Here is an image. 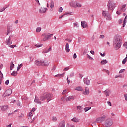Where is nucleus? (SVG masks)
<instances>
[{"mask_svg":"<svg viewBox=\"0 0 127 127\" xmlns=\"http://www.w3.org/2000/svg\"><path fill=\"white\" fill-rule=\"evenodd\" d=\"M122 37L119 35H116L113 40V45L115 49L118 50L122 46Z\"/></svg>","mask_w":127,"mask_h":127,"instance_id":"nucleus-1","label":"nucleus"},{"mask_svg":"<svg viewBox=\"0 0 127 127\" xmlns=\"http://www.w3.org/2000/svg\"><path fill=\"white\" fill-rule=\"evenodd\" d=\"M52 97V94L48 93H45L41 96L40 100L41 101H44L45 99H47V101L49 102L50 101H51Z\"/></svg>","mask_w":127,"mask_h":127,"instance_id":"nucleus-2","label":"nucleus"},{"mask_svg":"<svg viewBox=\"0 0 127 127\" xmlns=\"http://www.w3.org/2000/svg\"><path fill=\"white\" fill-rule=\"evenodd\" d=\"M107 8L109 11H113L114 9L116 8V3H115L112 0H109L107 4Z\"/></svg>","mask_w":127,"mask_h":127,"instance_id":"nucleus-3","label":"nucleus"},{"mask_svg":"<svg viewBox=\"0 0 127 127\" xmlns=\"http://www.w3.org/2000/svg\"><path fill=\"white\" fill-rule=\"evenodd\" d=\"M52 35H53V34H49L46 33L43 34L42 35V37H43L42 41H46V40H48V39H49V38H50Z\"/></svg>","mask_w":127,"mask_h":127,"instance_id":"nucleus-4","label":"nucleus"},{"mask_svg":"<svg viewBox=\"0 0 127 127\" xmlns=\"http://www.w3.org/2000/svg\"><path fill=\"white\" fill-rule=\"evenodd\" d=\"M61 100L62 101H66V102H70V101H74V100H75V96L74 95H72L65 98L63 97L61 98Z\"/></svg>","mask_w":127,"mask_h":127,"instance_id":"nucleus-5","label":"nucleus"},{"mask_svg":"<svg viewBox=\"0 0 127 127\" xmlns=\"http://www.w3.org/2000/svg\"><path fill=\"white\" fill-rule=\"evenodd\" d=\"M106 118H107V116L103 115L101 117H99L96 118V122L98 123H103L105 120H106Z\"/></svg>","mask_w":127,"mask_h":127,"instance_id":"nucleus-6","label":"nucleus"},{"mask_svg":"<svg viewBox=\"0 0 127 127\" xmlns=\"http://www.w3.org/2000/svg\"><path fill=\"white\" fill-rule=\"evenodd\" d=\"M12 94V90L11 89H9L7 90L3 94V98H5V97H8V96H10Z\"/></svg>","mask_w":127,"mask_h":127,"instance_id":"nucleus-7","label":"nucleus"},{"mask_svg":"<svg viewBox=\"0 0 127 127\" xmlns=\"http://www.w3.org/2000/svg\"><path fill=\"white\" fill-rule=\"evenodd\" d=\"M105 126L107 127H110L113 125V121L111 120H107L105 122Z\"/></svg>","mask_w":127,"mask_h":127,"instance_id":"nucleus-8","label":"nucleus"},{"mask_svg":"<svg viewBox=\"0 0 127 127\" xmlns=\"http://www.w3.org/2000/svg\"><path fill=\"white\" fill-rule=\"evenodd\" d=\"M43 60H36L35 61V65L36 66H42Z\"/></svg>","mask_w":127,"mask_h":127,"instance_id":"nucleus-9","label":"nucleus"},{"mask_svg":"<svg viewBox=\"0 0 127 127\" xmlns=\"http://www.w3.org/2000/svg\"><path fill=\"white\" fill-rule=\"evenodd\" d=\"M12 37H13V35H11L9 38L6 40V43L7 45H10V44H12V41H11Z\"/></svg>","mask_w":127,"mask_h":127,"instance_id":"nucleus-10","label":"nucleus"},{"mask_svg":"<svg viewBox=\"0 0 127 127\" xmlns=\"http://www.w3.org/2000/svg\"><path fill=\"white\" fill-rule=\"evenodd\" d=\"M42 66H45L46 67L49 66V62H48V61L46 60H43Z\"/></svg>","mask_w":127,"mask_h":127,"instance_id":"nucleus-11","label":"nucleus"},{"mask_svg":"<svg viewBox=\"0 0 127 127\" xmlns=\"http://www.w3.org/2000/svg\"><path fill=\"white\" fill-rule=\"evenodd\" d=\"M47 10V8H44V7H41L40 9H39V12L40 13H45Z\"/></svg>","mask_w":127,"mask_h":127,"instance_id":"nucleus-12","label":"nucleus"},{"mask_svg":"<svg viewBox=\"0 0 127 127\" xmlns=\"http://www.w3.org/2000/svg\"><path fill=\"white\" fill-rule=\"evenodd\" d=\"M109 14L110 13L108 11H102V15L104 17V18Z\"/></svg>","mask_w":127,"mask_h":127,"instance_id":"nucleus-13","label":"nucleus"},{"mask_svg":"<svg viewBox=\"0 0 127 127\" xmlns=\"http://www.w3.org/2000/svg\"><path fill=\"white\" fill-rule=\"evenodd\" d=\"M81 24L83 28H87L88 27V25L87 24V22H86V21H81Z\"/></svg>","mask_w":127,"mask_h":127,"instance_id":"nucleus-14","label":"nucleus"},{"mask_svg":"<svg viewBox=\"0 0 127 127\" xmlns=\"http://www.w3.org/2000/svg\"><path fill=\"white\" fill-rule=\"evenodd\" d=\"M82 94L83 95H89L90 94V91L89 90V89L88 87L85 88V91H83L82 92Z\"/></svg>","mask_w":127,"mask_h":127,"instance_id":"nucleus-15","label":"nucleus"},{"mask_svg":"<svg viewBox=\"0 0 127 127\" xmlns=\"http://www.w3.org/2000/svg\"><path fill=\"white\" fill-rule=\"evenodd\" d=\"M69 5L71 7L76 8V2L74 1H71L70 2Z\"/></svg>","mask_w":127,"mask_h":127,"instance_id":"nucleus-16","label":"nucleus"},{"mask_svg":"<svg viewBox=\"0 0 127 127\" xmlns=\"http://www.w3.org/2000/svg\"><path fill=\"white\" fill-rule=\"evenodd\" d=\"M52 50V48L51 47H49L48 49H44L42 51V53H48V52H50Z\"/></svg>","mask_w":127,"mask_h":127,"instance_id":"nucleus-17","label":"nucleus"},{"mask_svg":"<svg viewBox=\"0 0 127 127\" xmlns=\"http://www.w3.org/2000/svg\"><path fill=\"white\" fill-rule=\"evenodd\" d=\"M74 90L75 91H78L81 92H84V89L81 86H78L74 88Z\"/></svg>","mask_w":127,"mask_h":127,"instance_id":"nucleus-18","label":"nucleus"},{"mask_svg":"<svg viewBox=\"0 0 127 127\" xmlns=\"http://www.w3.org/2000/svg\"><path fill=\"white\" fill-rule=\"evenodd\" d=\"M1 111H6L8 109V106L7 105H2L0 106Z\"/></svg>","mask_w":127,"mask_h":127,"instance_id":"nucleus-19","label":"nucleus"},{"mask_svg":"<svg viewBox=\"0 0 127 127\" xmlns=\"http://www.w3.org/2000/svg\"><path fill=\"white\" fill-rule=\"evenodd\" d=\"M108 63V61L106 59H103L100 62L101 65H104Z\"/></svg>","mask_w":127,"mask_h":127,"instance_id":"nucleus-20","label":"nucleus"},{"mask_svg":"<svg viewBox=\"0 0 127 127\" xmlns=\"http://www.w3.org/2000/svg\"><path fill=\"white\" fill-rule=\"evenodd\" d=\"M83 5H82V3L79 2H77L76 3V5H75V8H77V7H78L79 8H81Z\"/></svg>","mask_w":127,"mask_h":127,"instance_id":"nucleus-21","label":"nucleus"},{"mask_svg":"<svg viewBox=\"0 0 127 127\" xmlns=\"http://www.w3.org/2000/svg\"><path fill=\"white\" fill-rule=\"evenodd\" d=\"M53 7H54V2L53 0L50 1V8L51 10H53Z\"/></svg>","mask_w":127,"mask_h":127,"instance_id":"nucleus-22","label":"nucleus"},{"mask_svg":"<svg viewBox=\"0 0 127 127\" xmlns=\"http://www.w3.org/2000/svg\"><path fill=\"white\" fill-rule=\"evenodd\" d=\"M84 83L87 86H89V85H90V80L87 78H85L84 79Z\"/></svg>","mask_w":127,"mask_h":127,"instance_id":"nucleus-23","label":"nucleus"},{"mask_svg":"<svg viewBox=\"0 0 127 127\" xmlns=\"http://www.w3.org/2000/svg\"><path fill=\"white\" fill-rule=\"evenodd\" d=\"M71 121L74 123H79L80 122V119L74 117L71 119Z\"/></svg>","mask_w":127,"mask_h":127,"instance_id":"nucleus-24","label":"nucleus"},{"mask_svg":"<svg viewBox=\"0 0 127 127\" xmlns=\"http://www.w3.org/2000/svg\"><path fill=\"white\" fill-rule=\"evenodd\" d=\"M59 127H65V122H61L59 125Z\"/></svg>","mask_w":127,"mask_h":127,"instance_id":"nucleus-25","label":"nucleus"},{"mask_svg":"<svg viewBox=\"0 0 127 127\" xmlns=\"http://www.w3.org/2000/svg\"><path fill=\"white\" fill-rule=\"evenodd\" d=\"M65 50L66 52H70V48H69V44L67 43L65 45Z\"/></svg>","mask_w":127,"mask_h":127,"instance_id":"nucleus-26","label":"nucleus"},{"mask_svg":"<svg viewBox=\"0 0 127 127\" xmlns=\"http://www.w3.org/2000/svg\"><path fill=\"white\" fill-rule=\"evenodd\" d=\"M35 103H37L39 104V105H41V102H40V100L38 99L37 97H35V100H34Z\"/></svg>","mask_w":127,"mask_h":127,"instance_id":"nucleus-27","label":"nucleus"},{"mask_svg":"<svg viewBox=\"0 0 127 127\" xmlns=\"http://www.w3.org/2000/svg\"><path fill=\"white\" fill-rule=\"evenodd\" d=\"M104 92L105 93L106 97L110 96V94H111V91L110 90H105Z\"/></svg>","mask_w":127,"mask_h":127,"instance_id":"nucleus-28","label":"nucleus"},{"mask_svg":"<svg viewBox=\"0 0 127 127\" xmlns=\"http://www.w3.org/2000/svg\"><path fill=\"white\" fill-rule=\"evenodd\" d=\"M127 15L125 16L124 20L123 21V27H124L126 25V23H127Z\"/></svg>","mask_w":127,"mask_h":127,"instance_id":"nucleus-29","label":"nucleus"},{"mask_svg":"<svg viewBox=\"0 0 127 127\" xmlns=\"http://www.w3.org/2000/svg\"><path fill=\"white\" fill-rule=\"evenodd\" d=\"M123 12L122 9H118L116 12V14L117 15H120V14H122V12Z\"/></svg>","mask_w":127,"mask_h":127,"instance_id":"nucleus-30","label":"nucleus"},{"mask_svg":"<svg viewBox=\"0 0 127 127\" xmlns=\"http://www.w3.org/2000/svg\"><path fill=\"white\" fill-rule=\"evenodd\" d=\"M105 18L106 19V20H112V16L109 14Z\"/></svg>","mask_w":127,"mask_h":127,"instance_id":"nucleus-31","label":"nucleus"},{"mask_svg":"<svg viewBox=\"0 0 127 127\" xmlns=\"http://www.w3.org/2000/svg\"><path fill=\"white\" fill-rule=\"evenodd\" d=\"M11 75L13 77H16V76H17V72L16 71H13L11 74Z\"/></svg>","mask_w":127,"mask_h":127,"instance_id":"nucleus-32","label":"nucleus"},{"mask_svg":"<svg viewBox=\"0 0 127 127\" xmlns=\"http://www.w3.org/2000/svg\"><path fill=\"white\" fill-rule=\"evenodd\" d=\"M63 75H65V73H63V74H57L55 75V77H58V78H62V77H63Z\"/></svg>","mask_w":127,"mask_h":127,"instance_id":"nucleus-33","label":"nucleus"},{"mask_svg":"<svg viewBox=\"0 0 127 127\" xmlns=\"http://www.w3.org/2000/svg\"><path fill=\"white\" fill-rule=\"evenodd\" d=\"M11 64L10 69L12 71V69L13 68H14V64H13V62H11Z\"/></svg>","mask_w":127,"mask_h":127,"instance_id":"nucleus-34","label":"nucleus"},{"mask_svg":"<svg viewBox=\"0 0 127 127\" xmlns=\"http://www.w3.org/2000/svg\"><path fill=\"white\" fill-rule=\"evenodd\" d=\"M127 54H126V57L122 61L123 64H125L127 62Z\"/></svg>","mask_w":127,"mask_h":127,"instance_id":"nucleus-35","label":"nucleus"},{"mask_svg":"<svg viewBox=\"0 0 127 127\" xmlns=\"http://www.w3.org/2000/svg\"><path fill=\"white\" fill-rule=\"evenodd\" d=\"M73 14H74L73 12H67L64 14V15H73Z\"/></svg>","mask_w":127,"mask_h":127,"instance_id":"nucleus-36","label":"nucleus"},{"mask_svg":"<svg viewBox=\"0 0 127 127\" xmlns=\"http://www.w3.org/2000/svg\"><path fill=\"white\" fill-rule=\"evenodd\" d=\"M22 66H23L22 64V63L21 64H20L18 65L17 71H19V70H20V69H21Z\"/></svg>","mask_w":127,"mask_h":127,"instance_id":"nucleus-37","label":"nucleus"},{"mask_svg":"<svg viewBox=\"0 0 127 127\" xmlns=\"http://www.w3.org/2000/svg\"><path fill=\"white\" fill-rule=\"evenodd\" d=\"M91 109H92V107H85L84 108V110L85 111V112H88V111H89V110H91Z\"/></svg>","mask_w":127,"mask_h":127,"instance_id":"nucleus-38","label":"nucleus"},{"mask_svg":"<svg viewBox=\"0 0 127 127\" xmlns=\"http://www.w3.org/2000/svg\"><path fill=\"white\" fill-rule=\"evenodd\" d=\"M121 9L123 10V12H125V11H126V5H122Z\"/></svg>","mask_w":127,"mask_h":127,"instance_id":"nucleus-39","label":"nucleus"},{"mask_svg":"<svg viewBox=\"0 0 127 127\" xmlns=\"http://www.w3.org/2000/svg\"><path fill=\"white\" fill-rule=\"evenodd\" d=\"M41 31V27H37L36 29V32H40Z\"/></svg>","mask_w":127,"mask_h":127,"instance_id":"nucleus-40","label":"nucleus"},{"mask_svg":"<svg viewBox=\"0 0 127 127\" xmlns=\"http://www.w3.org/2000/svg\"><path fill=\"white\" fill-rule=\"evenodd\" d=\"M52 120L53 122H56L57 121V117L53 116L52 117Z\"/></svg>","mask_w":127,"mask_h":127,"instance_id":"nucleus-41","label":"nucleus"},{"mask_svg":"<svg viewBox=\"0 0 127 127\" xmlns=\"http://www.w3.org/2000/svg\"><path fill=\"white\" fill-rule=\"evenodd\" d=\"M74 27H79V24L77 22H75L73 23Z\"/></svg>","mask_w":127,"mask_h":127,"instance_id":"nucleus-42","label":"nucleus"},{"mask_svg":"<svg viewBox=\"0 0 127 127\" xmlns=\"http://www.w3.org/2000/svg\"><path fill=\"white\" fill-rule=\"evenodd\" d=\"M87 58H88L89 59H91V60H94V58H92V57H91L89 54H87Z\"/></svg>","mask_w":127,"mask_h":127,"instance_id":"nucleus-43","label":"nucleus"},{"mask_svg":"<svg viewBox=\"0 0 127 127\" xmlns=\"http://www.w3.org/2000/svg\"><path fill=\"white\" fill-rule=\"evenodd\" d=\"M69 70H70V67H66V68H65L64 69V72H66V71H69Z\"/></svg>","mask_w":127,"mask_h":127,"instance_id":"nucleus-44","label":"nucleus"},{"mask_svg":"<svg viewBox=\"0 0 127 127\" xmlns=\"http://www.w3.org/2000/svg\"><path fill=\"white\" fill-rule=\"evenodd\" d=\"M104 71L106 73V74H107L108 76H109V75H110V73L109 70H107V69H104Z\"/></svg>","mask_w":127,"mask_h":127,"instance_id":"nucleus-45","label":"nucleus"},{"mask_svg":"<svg viewBox=\"0 0 127 127\" xmlns=\"http://www.w3.org/2000/svg\"><path fill=\"white\" fill-rule=\"evenodd\" d=\"M126 71V69H121L119 71V74H122V73H124Z\"/></svg>","mask_w":127,"mask_h":127,"instance_id":"nucleus-46","label":"nucleus"},{"mask_svg":"<svg viewBox=\"0 0 127 127\" xmlns=\"http://www.w3.org/2000/svg\"><path fill=\"white\" fill-rule=\"evenodd\" d=\"M66 93H67V90L65 89V90H63L62 94V95H65L66 94Z\"/></svg>","mask_w":127,"mask_h":127,"instance_id":"nucleus-47","label":"nucleus"},{"mask_svg":"<svg viewBox=\"0 0 127 127\" xmlns=\"http://www.w3.org/2000/svg\"><path fill=\"white\" fill-rule=\"evenodd\" d=\"M115 78H123L122 75H117L115 76Z\"/></svg>","mask_w":127,"mask_h":127,"instance_id":"nucleus-48","label":"nucleus"},{"mask_svg":"<svg viewBox=\"0 0 127 127\" xmlns=\"http://www.w3.org/2000/svg\"><path fill=\"white\" fill-rule=\"evenodd\" d=\"M101 56H102V57H105V56H106V53H104L103 54H102V53H100Z\"/></svg>","mask_w":127,"mask_h":127,"instance_id":"nucleus-49","label":"nucleus"},{"mask_svg":"<svg viewBox=\"0 0 127 127\" xmlns=\"http://www.w3.org/2000/svg\"><path fill=\"white\" fill-rule=\"evenodd\" d=\"M0 78H3V74L0 71Z\"/></svg>","mask_w":127,"mask_h":127,"instance_id":"nucleus-50","label":"nucleus"},{"mask_svg":"<svg viewBox=\"0 0 127 127\" xmlns=\"http://www.w3.org/2000/svg\"><path fill=\"white\" fill-rule=\"evenodd\" d=\"M63 10V8H62V7H60L59 9V12H62Z\"/></svg>","mask_w":127,"mask_h":127,"instance_id":"nucleus-51","label":"nucleus"},{"mask_svg":"<svg viewBox=\"0 0 127 127\" xmlns=\"http://www.w3.org/2000/svg\"><path fill=\"white\" fill-rule=\"evenodd\" d=\"M6 9V8H3L2 9H0V12H2V11H4V10Z\"/></svg>","mask_w":127,"mask_h":127,"instance_id":"nucleus-52","label":"nucleus"},{"mask_svg":"<svg viewBox=\"0 0 127 127\" xmlns=\"http://www.w3.org/2000/svg\"><path fill=\"white\" fill-rule=\"evenodd\" d=\"M124 97L125 98V101H127V94H124Z\"/></svg>","mask_w":127,"mask_h":127,"instance_id":"nucleus-53","label":"nucleus"},{"mask_svg":"<svg viewBox=\"0 0 127 127\" xmlns=\"http://www.w3.org/2000/svg\"><path fill=\"white\" fill-rule=\"evenodd\" d=\"M17 105L18 106V107H20V102L19 101H17Z\"/></svg>","mask_w":127,"mask_h":127,"instance_id":"nucleus-54","label":"nucleus"},{"mask_svg":"<svg viewBox=\"0 0 127 127\" xmlns=\"http://www.w3.org/2000/svg\"><path fill=\"white\" fill-rule=\"evenodd\" d=\"M5 85H8L9 84V80H7L5 82Z\"/></svg>","mask_w":127,"mask_h":127,"instance_id":"nucleus-55","label":"nucleus"},{"mask_svg":"<svg viewBox=\"0 0 127 127\" xmlns=\"http://www.w3.org/2000/svg\"><path fill=\"white\" fill-rule=\"evenodd\" d=\"M73 58H74V59H76V58H77V54H76V53L74 54Z\"/></svg>","mask_w":127,"mask_h":127,"instance_id":"nucleus-56","label":"nucleus"},{"mask_svg":"<svg viewBox=\"0 0 127 127\" xmlns=\"http://www.w3.org/2000/svg\"><path fill=\"white\" fill-rule=\"evenodd\" d=\"M11 32V31H10V30L8 29L7 31V35H8V34H9V33H10Z\"/></svg>","mask_w":127,"mask_h":127,"instance_id":"nucleus-57","label":"nucleus"},{"mask_svg":"<svg viewBox=\"0 0 127 127\" xmlns=\"http://www.w3.org/2000/svg\"><path fill=\"white\" fill-rule=\"evenodd\" d=\"M77 109H78V110H82V106H77Z\"/></svg>","mask_w":127,"mask_h":127,"instance_id":"nucleus-58","label":"nucleus"},{"mask_svg":"<svg viewBox=\"0 0 127 127\" xmlns=\"http://www.w3.org/2000/svg\"><path fill=\"white\" fill-rule=\"evenodd\" d=\"M28 116H29V117H30V118H31V117H32V116H33V114H32L31 112H30L29 113Z\"/></svg>","mask_w":127,"mask_h":127,"instance_id":"nucleus-59","label":"nucleus"},{"mask_svg":"<svg viewBox=\"0 0 127 127\" xmlns=\"http://www.w3.org/2000/svg\"><path fill=\"white\" fill-rule=\"evenodd\" d=\"M15 102H16V101H15V100H12L11 101V102L10 103L11 105H13V104H14V103H15Z\"/></svg>","mask_w":127,"mask_h":127,"instance_id":"nucleus-60","label":"nucleus"},{"mask_svg":"<svg viewBox=\"0 0 127 127\" xmlns=\"http://www.w3.org/2000/svg\"><path fill=\"white\" fill-rule=\"evenodd\" d=\"M23 117H24V115L23 114H21V115L19 116V118H23Z\"/></svg>","mask_w":127,"mask_h":127,"instance_id":"nucleus-61","label":"nucleus"},{"mask_svg":"<svg viewBox=\"0 0 127 127\" xmlns=\"http://www.w3.org/2000/svg\"><path fill=\"white\" fill-rule=\"evenodd\" d=\"M36 47H41V45H39V44H36L35 45Z\"/></svg>","mask_w":127,"mask_h":127,"instance_id":"nucleus-62","label":"nucleus"},{"mask_svg":"<svg viewBox=\"0 0 127 127\" xmlns=\"http://www.w3.org/2000/svg\"><path fill=\"white\" fill-rule=\"evenodd\" d=\"M74 73H71L70 74V77H74Z\"/></svg>","mask_w":127,"mask_h":127,"instance_id":"nucleus-63","label":"nucleus"},{"mask_svg":"<svg viewBox=\"0 0 127 127\" xmlns=\"http://www.w3.org/2000/svg\"><path fill=\"white\" fill-rule=\"evenodd\" d=\"M105 37V36L104 35H101L100 36L99 38H104Z\"/></svg>","mask_w":127,"mask_h":127,"instance_id":"nucleus-64","label":"nucleus"}]
</instances>
